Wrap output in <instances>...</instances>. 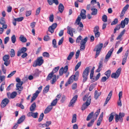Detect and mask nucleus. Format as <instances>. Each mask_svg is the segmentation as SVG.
I'll use <instances>...</instances> for the list:
<instances>
[{"instance_id": "nucleus-1", "label": "nucleus", "mask_w": 129, "mask_h": 129, "mask_svg": "<svg viewBox=\"0 0 129 129\" xmlns=\"http://www.w3.org/2000/svg\"><path fill=\"white\" fill-rule=\"evenodd\" d=\"M89 67H87L84 71L82 74V77L83 78V81L84 82H85L87 80L88 76L89 74Z\"/></svg>"}, {"instance_id": "nucleus-2", "label": "nucleus", "mask_w": 129, "mask_h": 129, "mask_svg": "<svg viewBox=\"0 0 129 129\" xmlns=\"http://www.w3.org/2000/svg\"><path fill=\"white\" fill-rule=\"evenodd\" d=\"M43 60L42 59V56L38 57L36 60L35 62H34L33 64V66L34 67H36L37 66H41L43 62Z\"/></svg>"}, {"instance_id": "nucleus-3", "label": "nucleus", "mask_w": 129, "mask_h": 129, "mask_svg": "<svg viewBox=\"0 0 129 129\" xmlns=\"http://www.w3.org/2000/svg\"><path fill=\"white\" fill-rule=\"evenodd\" d=\"M91 97L90 96H89L87 98L86 102L83 103L81 108L82 110H84L86 109L90 105L91 103Z\"/></svg>"}, {"instance_id": "nucleus-4", "label": "nucleus", "mask_w": 129, "mask_h": 129, "mask_svg": "<svg viewBox=\"0 0 129 129\" xmlns=\"http://www.w3.org/2000/svg\"><path fill=\"white\" fill-rule=\"evenodd\" d=\"M87 37H85L84 39H82L81 41L80 44L81 45L80 47L81 50H84L85 48V44L87 41Z\"/></svg>"}, {"instance_id": "nucleus-5", "label": "nucleus", "mask_w": 129, "mask_h": 129, "mask_svg": "<svg viewBox=\"0 0 129 129\" xmlns=\"http://www.w3.org/2000/svg\"><path fill=\"white\" fill-rule=\"evenodd\" d=\"M59 67L58 66L54 68L52 71L48 75L46 79L47 81L50 80L52 78V76L53 75L54 73L57 72L59 69Z\"/></svg>"}, {"instance_id": "nucleus-6", "label": "nucleus", "mask_w": 129, "mask_h": 129, "mask_svg": "<svg viewBox=\"0 0 129 129\" xmlns=\"http://www.w3.org/2000/svg\"><path fill=\"white\" fill-rule=\"evenodd\" d=\"M23 83V82L21 81V82L17 83L16 84V89L19 91L18 92L19 94L21 93V91L23 89V87L22 86Z\"/></svg>"}, {"instance_id": "nucleus-7", "label": "nucleus", "mask_w": 129, "mask_h": 129, "mask_svg": "<svg viewBox=\"0 0 129 129\" xmlns=\"http://www.w3.org/2000/svg\"><path fill=\"white\" fill-rule=\"evenodd\" d=\"M77 97L78 96L77 95H76L73 97L68 105L69 107H73L74 105L77 100Z\"/></svg>"}, {"instance_id": "nucleus-8", "label": "nucleus", "mask_w": 129, "mask_h": 129, "mask_svg": "<svg viewBox=\"0 0 129 129\" xmlns=\"http://www.w3.org/2000/svg\"><path fill=\"white\" fill-rule=\"evenodd\" d=\"M113 50L114 48H112L109 51L105 56V59L104 60L105 62L107 61L109 59L112 53Z\"/></svg>"}, {"instance_id": "nucleus-9", "label": "nucleus", "mask_w": 129, "mask_h": 129, "mask_svg": "<svg viewBox=\"0 0 129 129\" xmlns=\"http://www.w3.org/2000/svg\"><path fill=\"white\" fill-rule=\"evenodd\" d=\"M9 101V100L7 98H5L4 99L1 103V106L2 108H3L6 106L8 104Z\"/></svg>"}, {"instance_id": "nucleus-10", "label": "nucleus", "mask_w": 129, "mask_h": 129, "mask_svg": "<svg viewBox=\"0 0 129 129\" xmlns=\"http://www.w3.org/2000/svg\"><path fill=\"white\" fill-rule=\"evenodd\" d=\"M67 33L70 35L71 37L73 36V33H75V29L72 28L71 27H70L68 26L67 28Z\"/></svg>"}, {"instance_id": "nucleus-11", "label": "nucleus", "mask_w": 129, "mask_h": 129, "mask_svg": "<svg viewBox=\"0 0 129 129\" xmlns=\"http://www.w3.org/2000/svg\"><path fill=\"white\" fill-rule=\"evenodd\" d=\"M27 50V48L26 47H23L20 50L17 52V55L18 56H20L21 53H25Z\"/></svg>"}, {"instance_id": "nucleus-12", "label": "nucleus", "mask_w": 129, "mask_h": 129, "mask_svg": "<svg viewBox=\"0 0 129 129\" xmlns=\"http://www.w3.org/2000/svg\"><path fill=\"white\" fill-rule=\"evenodd\" d=\"M112 92V91L111 90L110 91L106 99V100L104 105V106H105L109 101L111 97Z\"/></svg>"}, {"instance_id": "nucleus-13", "label": "nucleus", "mask_w": 129, "mask_h": 129, "mask_svg": "<svg viewBox=\"0 0 129 129\" xmlns=\"http://www.w3.org/2000/svg\"><path fill=\"white\" fill-rule=\"evenodd\" d=\"M86 11L84 9L81 10L80 13V16H81L82 19H84L86 18Z\"/></svg>"}, {"instance_id": "nucleus-14", "label": "nucleus", "mask_w": 129, "mask_h": 129, "mask_svg": "<svg viewBox=\"0 0 129 129\" xmlns=\"http://www.w3.org/2000/svg\"><path fill=\"white\" fill-rule=\"evenodd\" d=\"M40 92V91L38 90H37L36 93H34L33 94V97L32 98V99L31 101V102H32L33 101L35 100L37 97L38 96V94Z\"/></svg>"}, {"instance_id": "nucleus-15", "label": "nucleus", "mask_w": 129, "mask_h": 129, "mask_svg": "<svg viewBox=\"0 0 129 129\" xmlns=\"http://www.w3.org/2000/svg\"><path fill=\"white\" fill-rule=\"evenodd\" d=\"M72 76H73L74 80L76 81L77 80L79 77V72L78 71H77L74 75H72Z\"/></svg>"}, {"instance_id": "nucleus-16", "label": "nucleus", "mask_w": 129, "mask_h": 129, "mask_svg": "<svg viewBox=\"0 0 129 129\" xmlns=\"http://www.w3.org/2000/svg\"><path fill=\"white\" fill-rule=\"evenodd\" d=\"M36 105L35 103H34L30 108V110L31 112H34L36 109Z\"/></svg>"}, {"instance_id": "nucleus-17", "label": "nucleus", "mask_w": 129, "mask_h": 129, "mask_svg": "<svg viewBox=\"0 0 129 129\" xmlns=\"http://www.w3.org/2000/svg\"><path fill=\"white\" fill-rule=\"evenodd\" d=\"M52 107L50 105L48 106L45 110L44 113L45 114H47L49 113L52 109Z\"/></svg>"}, {"instance_id": "nucleus-18", "label": "nucleus", "mask_w": 129, "mask_h": 129, "mask_svg": "<svg viewBox=\"0 0 129 129\" xmlns=\"http://www.w3.org/2000/svg\"><path fill=\"white\" fill-rule=\"evenodd\" d=\"M25 118V116L24 115H22L18 120L17 123L19 124L22 122L24 120Z\"/></svg>"}, {"instance_id": "nucleus-19", "label": "nucleus", "mask_w": 129, "mask_h": 129, "mask_svg": "<svg viewBox=\"0 0 129 129\" xmlns=\"http://www.w3.org/2000/svg\"><path fill=\"white\" fill-rule=\"evenodd\" d=\"M64 9V7L63 4L60 3L59 5L58 10L61 13H62Z\"/></svg>"}, {"instance_id": "nucleus-20", "label": "nucleus", "mask_w": 129, "mask_h": 129, "mask_svg": "<svg viewBox=\"0 0 129 129\" xmlns=\"http://www.w3.org/2000/svg\"><path fill=\"white\" fill-rule=\"evenodd\" d=\"M115 114L114 112H113L111 113L110 115V116L108 119L109 121V122H111L113 120Z\"/></svg>"}, {"instance_id": "nucleus-21", "label": "nucleus", "mask_w": 129, "mask_h": 129, "mask_svg": "<svg viewBox=\"0 0 129 129\" xmlns=\"http://www.w3.org/2000/svg\"><path fill=\"white\" fill-rule=\"evenodd\" d=\"M101 94V92H99L98 91L95 90L94 93V98L96 100Z\"/></svg>"}, {"instance_id": "nucleus-22", "label": "nucleus", "mask_w": 129, "mask_h": 129, "mask_svg": "<svg viewBox=\"0 0 129 129\" xmlns=\"http://www.w3.org/2000/svg\"><path fill=\"white\" fill-rule=\"evenodd\" d=\"M19 39L23 43H25L27 41V39L24 37L22 35H21L19 38Z\"/></svg>"}, {"instance_id": "nucleus-23", "label": "nucleus", "mask_w": 129, "mask_h": 129, "mask_svg": "<svg viewBox=\"0 0 129 129\" xmlns=\"http://www.w3.org/2000/svg\"><path fill=\"white\" fill-rule=\"evenodd\" d=\"M91 10L92 11V12L91 13V14L93 15H96L98 10L96 9L93 8H91Z\"/></svg>"}, {"instance_id": "nucleus-24", "label": "nucleus", "mask_w": 129, "mask_h": 129, "mask_svg": "<svg viewBox=\"0 0 129 129\" xmlns=\"http://www.w3.org/2000/svg\"><path fill=\"white\" fill-rule=\"evenodd\" d=\"M103 46V44L102 43H100L94 49H96V50L101 51Z\"/></svg>"}, {"instance_id": "nucleus-25", "label": "nucleus", "mask_w": 129, "mask_h": 129, "mask_svg": "<svg viewBox=\"0 0 129 129\" xmlns=\"http://www.w3.org/2000/svg\"><path fill=\"white\" fill-rule=\"evenodd\" d=\"M52 78V80L51 81V83L52 84H53L57 80L56 76L55 75H53Z\"/></svg>"}, {"instance_id": "nucleus-26", "label": "nucleus", "mask_w": 129, "mask_h": 129, "mask_svg": "<svg viewBox=\"0 0 129 129\" xmlns=\"http://www.w3.org/2000/svg\"><path fill=\"white\" fill-rule=\"evenodd\" d=\"M77 120V115L76 114H74L72 116L71 122L72 123L75 122Z\"/></svg>"}, {"instance_id": "nucleus-27", "label": "nucleus", "mask_w": 129, "mask_h": 129, "mask_svg": "<svg viewBox=\"0 0 129 129\" xmlns=\"http://www.w3.org/2000/svg\"><path fill=\"white\" fill-rule=\"evenodd\" d=\"M39 75V71L38 69H37L35 70L34 72L33 75L35 77L38 76Z\"/></svg>"}, {"instance_id": "nucleus-28", "label": "nucleus", "mask_w": 129, "mask_h": 129, "mask_svg": "<svg viewBox=\"0 0 129 129\" xmlns=\"http://www.w3.org/2000/svg\"><path fill=\"white\" fill-rule=\"evenodd\" d=\"M111 74V71L110 70H109L106 71L105 73V75L107 76V79L109 77Z\"/></svg>"}, {"instance_id": "nucleus-29", "label": "nucleus", "mask_w": 129, "mask_h": 129, "mask_svg": "<svg viewBox=\"0 0 129 129\" xmlns=\"http://www.w3.org/2000/svg\"><path fill=\"white\" fill-rule=\"evenodd\" d=\"M74 54V52H71L67 57V60H70L72 59Z\"/></svg>"}, {"instance_id": "nucleus-30", "label": "nucleus", "mask_w": 129, "mask_h": 129, "mask_svg": "<svg viewBox=\"0 0 129 129\" xmlns=\"http://www.w3.org/2000/svg\"><path fill=\"white\" fill-rule=\"evenodd\" d=\"M93 113L94 112H92L89 114L86 118V120L87 121L89 120L90 119L92 118L93 114Z\"/></svg>"}, {"instance_id": "nucleus-31", "label": "nucleus", "mask_w": 129, "mask_h": 129, "mask_svg": "<svg viewBox=\"0 0 129 129\" xmlns=\"http://www.w3.org/2000/svg\"><path fill=\"white\" fill-rule=\"evenodd\" d=\"M119 115L120 117V122H122L123 120L122 117H124L125 115V114L123 113L120 112L119 114Z\"/></svg>"}, {"instance_id": "nucleus-32", "label": "nucleus", "mask_w": 129, "mask_h": 129, "mask_svg": "<svg viewBox=\"0 0 129 129\" xmlns=\"http://www.w3.org/2000/svg\"><path fill=\"white\" fill-rule=\"evenodd\" d=\"M115 121L116 122H117L119 120V121L120 122V117L119 115L117 114H115Z\"/></svg>"}, {"instance_id": "nucleus-33", "label": "nucleus", "mask_w": 129, "mask_h": 129, "mask_svg": "<svg viewBox=\"0 0 129 129\" xmlns=\"http://www.w3.org/2000/svg\"><path fill=\"white\" fill-rule=\"evenodd\" d=\"M5 20L4 17H1L0 19V23L2 25L6 24Z\"/></svg>"}, {"instance_id": "nucleus-34", "label": "nucleus", "mask_w": 129, "mask_h": 129, "mask_svg": "<svg viewBox=\"0 0 129 129\" xmlns=\"http://www.w3.org/2000/svg\"><path fill=\"white\" fill-rule=\"evenodd\" d=\"M10 56L9 55H5L3 57V60L4 61H8L9 59Z\"/></svg>"}, {"instance_id": "nucleus-35", "label": "nucleus", "mask_w": 129, "mask_h": 129, "mask_svg": "<svg viewBox=\"0 0 129 129\" xmlns=\"http://www.w3.org/2000/svg\"><path fill=\"white\" fill-rule=\"evenodd\" d=\"M17 95V93L16 92H12L11 94L10 98L14 99V98Z\"/></svg>"}, {"instance_id": "nucleus-36", "label": "nucleus", "mask_w": 129, "mask_h": 129, "mask_svg": "<svg viewBox=\"0 0 129 129\" xmlns=\"http://www.w3.org/2000/svg\"><path fill=\"white\" fill-rule=\"evenodd\" d=\"M58 100H57V99H56L54 100L51 103L50 106H55L57 103Z\"/></svg>"}, {"instance_id": "nucleus-37", "label": "nucleus", "mask_w": 129, "mask_h": 129, "mask_svg": "<svg viewBox=\"0 0 129 129\" xmlns=\"http://www.w3.org/2000/svg\"><path fill=\"white\" fill-rule=\"evenodd\" d=\"M119 76L115 73H114L112 74L111 75V77L112 78H114L115 79H117L119 77Z\"/></svg>"}, {"instance_id": "nucleus-38", "label": "nucleus", "mask_w": 129, "mask_h": 129, "mask_svg": "<svg viewBox=\"0 0 129 129\" xmlns=\"http://www.w3.org/2000/svg\"><path fill=\"white\" fill-rule=\"evenodd\" d=\"M10 55L11 57H13L15 55V52L13 49H11L10 51Z\"/></svg>"}, {"instance_id": "nucleus-39", "label": "nucleus", "mask_w": 129, "mask_h": 129, "mask_svg": "<svg viewBox=\"0 0 129 129\" xmlns=\"http://www.w3.org/2000/svg\"><path fill=\"white\" fill-rule=\"evenodd\" d=\"M81 61L77 63L75 67V71H76L78 69V68L81 66Z\"/></svg>"}, {"instance_id": "nucleus-40", "label": "nucleus", "mask_w": 129, "mask_h": 129, "mask_svg": "<svg viewBox=\"0 0 129 129\" xmlns=\"http://www.w3.org/2000/svg\"><path fill=\"white\" fill-rule=\"evenodd\" d=\"M82 38L81 36H79L77 38L76 40V42L77 43H79L81 42L80 41L82 40Z\"/></svg>"}, {"instance_id": "nucleus-41", "label": "nucleus", "mask_w": 129, "mask_h": 129, "mask_svg": "<svg viewBox=\"0 0 129 129\" xmlns=\"http://www.w3.org/2000/svg\"><path fill=\"white\" fill-rule=\"evenodd\" d=\"M102 20L104 22H106L107 20V17L106 15L103 16L102 18Z\"/></svg>"}, {"instance_id": "nucleus-42", "label": "nucleus", "mask_w": 129, "mask_h": 129, "mask_svg": "<svg viewBox=\"0 0 129 129\" xmlns=\"http://www.w3.org/2000/svg\"><path fill=\"white\" fill-rule=\"evenodd\" d=\"M11 41L13 43H14L16 41V38L15 36L13 35L11 37Z\"/></svg>"}, {"instance_id": "nucleus-43", "label": "nucleus", "mask_w": 129, "mask_h": 129, "mask_svg": "<svg viewBox=\"0 0 129 129\" xmlns=\"http://www.w3.org/2000/svg\"><path fill=\"white\" fill-rule=\"evenodd\" d=\"M51 121H47L46 122V123L42 125L43 126H45L46 127H48L49 126V125L51 124Z\"/></svg>"}, {"instance_id": "nucleus-44", "label": "nucleus", "mask_w": 129, "mask_h": 129, "mask_svg": "<svg viewBox=\"0 0 129 129\" xmlns=\"http://www.w3.org/2000/svg\"><path fill=\"white\" fill-rule=\"evenodd\" d=\"M44 116V115L43 113H41V114L39 118L38 119V121L39 122L41 121L43 119Z\"/></svg>"}, {"instance_id": "nucleus-45", "label": "nucleus", "mask_w": 129, "mask_h": 129, "mask_svg": "<svg viewBox=\"0 0 129 129\" xmlns=\"http://www.w3.org/2000/svg\"><path fill=\"white\" fill-rule=\"evenodd\" d=\"M118 22V19L117 18H115L111 24V25H114L116 24Z\"/></svg>"}, {"instance_id": "nucleus-46", "label": "nucleus", "mask_w": 129, "mask_h": 129, "mask_svg": "<svg viewBox=\"0 0 129 129\" xmlns=\"http://www.w3.org/2000/svg\"><path fill=\"white\" fill-rule=\"evenodd\" d=\"M24 18L23 17L18 18L14 19V20L15 21L18 22H20L22 21L23 19Z\"/></svg>"}, {"instance_id": "nucleus-47", "label": "nucleus", "mask_w": 129, "mask_h": 129, "mask_svg": "<svg viewBox=\"0 0 129 129\" xmlns=\"http://www.w3.org/2000/svg\"><path fill=\"white\" fill-rule=\"evenodd\" d=\"M49 88V85L47 86L44 89L43 91L45 93H47L48 91Z\"/></svg>"}, {"instance_id": "nucleus-48", "label": "nucleus", "mask_w": 129, "mask_h": 129, "mask_svg": "<svg viewBox=\"0 0 129 129\" xmlns=\"http://www.w3.org/2000/svg\"><path fill=\"white\" fill-rule=\"evenodd\" d=\"M73 76H71L69 79L68 82L70 84L72 83L73 81V80H74V79L73 78Z\"/></svg>"}, {"instance_id": "nucleus-49", "label": "nucleus", "mask_w": 129, "mask_h": 129, "mask_svg": "<svg viewBox=\"0 0 129 129\" xmlns=\"http://www.w3.org/2000/svg\"><path fill=\"white\" fill-rule=\"evenodd\" d=\"M16 71H13L12 72H11V73L9 74L7 76L8 78H9L11 77L14 74H15L16 73Z\"/></svg>"}, {"instance_id": "nucleus-50", "label": "nucleus", "mask_w": 129, "mask_h": 129, "mask_svg": "<svg viewBox=\"0 0 129 129\" xmlns=\"http://www.w3.org/2000/svg\"><path fill=\"white\" fill-rule=\"evenodd\" d=\"M101 75V74L100 73H99L98 74L96 75L95 78H93V80H94V81H95L98 80L99 78V77Z\"/></svg>"}, {"instance_id": "nucleus-51", "label": "nucleus", "mask_w": 129, "mask_h": 129, "mask_svg": "<svg viewBox=\"0 0 129 129\" xmlns=\"http://www.w3.org/2000/svg\"><path fill=\"white\" fill-rule=\"evenodd\" d=\"M52 44L53 45V47L54 48L57 47L56 46V42L55 39H54L52 41Z\"/></svg>"}, {"instance_id": "nucleus-52", "label": "nucleus", "mask_w": 129, "mask_h": 129, "mask_svg": "<svg viewBox=\"0 0 129 129\" xmlns=\"http://www.w3.org/2000/svg\"><path fill=\"white\" fill-rule=\"evenodd\" d=\"M43 56L45 57H49V53L47 52H44L43 54Z\"/></svg>"}, {"instance_id": "nucleus-53", "label": "nucleus", "mask_w": 129, "mask_h": 129, "mask_svg": "<svg viewBox=\"0 0 129 129\" xmlns=\"http://www.w3.org/2000/svg\"><path fill=\"white\" fill-rule=\"evenodd\" d=\"M121 68L120 67L115 72V73H116L119 76L120 74L121 71Z\"/></svg>"}, {"instance_id": "nucleus-54", "label": "nucleus", "mask_w": 129, "mask_h": 129, "mask_svg": "<svg viewBox=\"0 0 129 129\" xmlns=\"http://www.w3.org/2000/svg\"><path fill=\"white\" fill-rule=\"evenodd\" d=\"M54 29L51 26H50L48 29V31L51 33V34H52L54 32Z\"/></svg>"}, {"instance_id": "nucleus-55", "label": "nucleus", "mask_w": 129, "mask_h": 129, "mask_svg": "<svg viewBox=\"0 0 129 129\" xmlns=\"http://www.w3.org/2000/svg\"><path fill=\"white\" fill-rule=\"evenodd\" d=\"M54 16L53 14L51 15L49 17V20L50 22H52L53 21Z\"/></svg>"}, {"instance_id": "nucleus-56", "label": "nucleus", "mask_w": 129, "mask_h": 129, "mask_svg": "<svg viewBox=\"0 0 129 129\" xmlns=\"http://www.w3.org/2000/svg\"><path fill=\"white\" fill-rule=\"evenodd\" d=\"M63 67H62L59 70V75L61 76L63 74Z\"/></svg>"}, {"instance_id": "nucleus-57", "label": "nucleus", "mask_w": 129, "mask_h": 129, "mask_svg": "<svg viewBox=\"0 0 129 129\" xmlns=\"http://www.w3.org/2000/svg\"><path fill=\"white\" fill-rule=\"evenodd\" d=\"M94 119L91 120L87 124V126L88 127H90L93 124L94 122Z\"/></svg>"}, {"instance_id": "nucleus-58", "label": "nucleus", "mask_w": 129, "mask_h": 129, "mask_svg": "<svg viewBox=\"0 0 129 129\" xmlns=\"http://www.w3.org/2000/svg\"><path fill=\"white\" fill-rule=\"evenodd\" d=\"M94 51H96V53L95 55V57L96 58L99 55L100 52V51L97 50H96V49H94L93 50Z\"/></svg>"}, {"instance_id": "nucleus-59", "label": "nucleus", "mask_w": 129, "mask_h": 129, "mask_svg": "<svg viewBox=\"0 0 129 129\" xmlns=\"http://www.w3.org/2000/svg\"><path fill=\"white\" fill-rule=\"evenodd\" d=\"M16 106L22 109H23L24 108V107L21 104L19 103H17Z\"/></svg>"}, {"instance_id": "nucleus-60", "label": "nucleus", "mask_w": 129, "mask_h": 129, "mask_svg": "<svg viewBox=\"0 0 129 129\" xmlns=\"http://www.w3.org/2000/svg\"><path fill=\"white\" fill-rule=\"evenodd\" d=\"M50 37L48 36H45L44 38V40L45 41H47L50 40Z\"/></svg>"}, {"instance_id": "nucleus-61", "label": "nucleus", "mask_w": 129, "mask_h": 129, "mask_svg": "<svg viewBox=\"0 0 129 129\" xmlns=\"http://www.w3.org/2000/svg\"><path fill=\"white\" fill-rule=\"evenodd\" d=\"M95 87L94 85V84H91L89 88V90L90 91H91L92 90L94 89Z\"/></svg>"}, {"instance_id": "nucleus-62", "label": "nucleus", "mask_w": 129, "mask_h": 129, "mask_svg": "<svg viewBox=\"0 0 129 129\" xmlns=\"http://www.w3.org/2000/svg\"><path fill=\"white\" fill-rule=\"evenodd\" d=\"M125 22H124V21L122 20L120 24V25H121V27L122 28H123L125 26Z\"/></svg>"}, {"instance_id": "nucleus-63", "label": "nucleus", "mask_w": 129, "mask_h": 129, "mask_svg": "<svg viewBox=\"0 0 129 129\" xmlns=\"http://www.w3.org/2000/svg\"><path fill=\"white\" fill-rule=\"evenodd\" d=\"M99 31V27L98 26H95L93 32L94 33Z\"/></svg>"}, {"instance_id": "nucleus-64", "label": "nucleus", "mask_w": 129, "mask_h": 129, "mask_svg": "<svg viewBox=\"0 0 129 129\" xmlns=\"http://www.w3.org/2000/svg\"><path fill=\"white\" fill-rule=\"evenodd\" d=\"M9 39V37H7L5 38L4 40V43L5 44H6L8 42Z\"/></svg>"}]
</instances>
